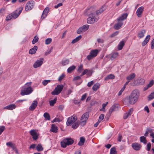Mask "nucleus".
I'll list each match as a JSON object with an SVG mask.
<instances>
[{"instance_id":"obj_1","label":"nucleus","mask_w":154,"mask_h":154,"mask_svg":"<svg viewBox=\"0 0 154 154\" xmlns=\"http://www.w3.org/2000/svg\"><path fill=\"white\" fill-rule=\"evenodd\" d=\"M31 82L26 83L22 87L20 93L21 95L23 96L29 95L32 92L33 89L31 86Z\"/></svg>"},{"instance_id":"obj_2","label":"nucleus","mask_w":154,"mask_h":154,"mask_svg":"<svg viewBox=\"0 0 154 154\" xmlns=\"http://www.w3.org/2000/svg\"><path fill=\"white\" fill-rule=\"evenodd\" d=\"M139 96V92L137 90H134L130 94L128 99L129 103L134 104L137 101Z\"/></svg>"},{"instance_id":"obj_3","label":"nucleus","mask_w":154,"mask_h":154,"mask_svg":"<svg viewBox=\"0 0 154 154\" xmlns=\"http://www.w3.org/2000/svg\"><path fill=\"white\" fill-rule=\"evenodd\" d=\"M74 142V141L71 138H65L61 142V146L65 148L67 146L72 144Z\"/></svg>"},{"instance_id":"obj_4","label":"nucleus","mask_w":154,"mask_h":154,"mask_svg":"<svg viewBox=\"0 0 154 154\" xmlns=\"http://www.w3.org/2000/svg\"><path fill=\"white\" fill-rule=\"evenodd\" d=\"M99 51L97 49L92 50L91 51L89 55H87L86 59L90 60L93 58L95 57L99 52Z\"/></svg>"},{"instance_id":"obj_5","label":"nucleus","mask_w":154,"mask_h":154,"mask_svg":"<svg viewBox=\"0 0 154 154\" xmlns=\"http://www.w3.org/2000/svg\"><path fill=\"white\" fill-rule=\"evenodd\" d=\"M63 87V85H57L54 90L51 92V94L53 95H58L62 91Z\"/></svg>"},{"instance_id":"obj_6","label":"nucleus","mask_w":154,"mask_h":154,"mask_svg":"<svg viewBox=\"0 0 154 154\" xmlns=\"http://www.w3.org/2000/svg\"><path fill=\"white\" fill-rule=\"evenodd\" d=\"M98 20V18L93 16L92 14H91L89 15V17L87 20V23L88 24H91L94 23L95 22L97 21Z\"/></svg>"},{"instance_id":"obj_7","label":"nucleus","mask_w":154,"mask_h":154,"mask_svg":"<svg viewBox=\"0 0 154 154\" xmlns=\"http://www.w3.org/2000/svg\"><path fill=\"white\" fill-rule=\"evenodd\" d=\"M89 113L88 112H86L84 113L82 116L80 120L81 124L82 125H84L86 124V121L88 119L89 117Z\"/></svg>"},{"instance_id":"obj_8","label":"nucleus","mask_w":154,"mask_h":154,"mask_svg":"<svg viewBox=\"0 0 154 154\" xmlns=\"http://www.w3.org/2000/svg\"><path fill=\"white\" fill-rule=\"evenodd\" d=\"M77 119L76 116H71L69 117L67 119L66 122V125L67 126H70L75 123Z\"/></svg>"},{"instance_id":"obj_9","label":"nucleus","mask_w":154,"mask_h":154,"mask_svg":"<svg viewBox=\"0 0 154 154\" xmlns=\"http://www.w3.org/2000/svg\"><path fill=\"white\" fill-rule=\"evenodd\" d=\"M23 9V7L19 8L18 9L12 13L11 14L13 18L15 19L17 17L20 13L21 12Z\"/></svg>"},{"instance_id":"obj_10","label":"nucleus","mask_w":154,"mask_h":154,"mask_svg":"<svg viewBox=\"0 0 154 154\" xmlns=\"http://www.w3.org/2000/svg\"><path fill=\"white\" fill-rule=\"evenodd\" d=\"M34 5V2L33 1L28 2L26 5L25 9L26 11H28L31 10Z\"/></svg>"},{"instance_id":"obj_11","label":"nucleus","mask_w":154,"mask_h":154,"mask_svg":"<svg viewBox=\"0 0 154 154\" xmlns=\"http://www.w3.org/2000/svg\"><path fill=\"white\" fill-rule=\"evenodd\" d=\"M43 59L42 58L37 60L33 64V67L35 68H36L40 66L43 63Z\"/></svg>"},{"instance_id":"obj_12","label":"nucleus","mask_w":154,"mask_h":154,"mask_svg":"<svg viewBox=\"0 0 154 154\" xmlns=\"http://www.w3.org/2000/svg\"><path fill=\"white\" fill-rule=\"evenodd\" d=\"M132 148L136 151L139 150L142 147L141 145L137 143H134L131 145Z\"/></svg>"},{"instance_id":"obj_13","label":"nucleus","mask_w":154,"mask_h":154,"mask_svg":"<svg viewBox=\"0 0 154 154\" xmlns=\"http://www.w3.org/2000/svg\"><path fill=\"white\" fill-rule=\"evenodd\" d=\"M107 7L105 5L102 6L100 8L97 10L96 12V14L97 15H100L105 11L107 8Z\"/></svg>"},{"instance_id":"obj_14","label":"nucleus","mask_w":154,"mask_h":154,"mask_svg":"<svg viewBox=\"0 0 154 154\" xmlns=\"http://www.w3.org/2000/svg\"><path fill=\"white\" fill-rule=\"evenodd\" d=\"M144 9V7L143 6H141L138 8L137 9L136 12V14L137 16L138 17H141Z\"/></svg>"},{"instance_id":"obj_15","label":"nucleus","mask_w":154,"mask_h":154,"mask_svg":"<svg viewBox=\"0 0 154 154\" xmlns=\"http://www.w3.org/2000/svg\"><path fill=\"white\" fill-rule=\"evenodd\" d=\"M29 133L32 136V137L33 140H36L38 139V135L35 130H31L30 131Z\"/></svg>"},{"instance_id":"obj_16","label":"nucleus","mask_w":154,"mask_h":154,"mask_svg":"<svg viewBox=\"0 0 154 154\" xmlns=\"http://www.w3.org/2000/svg\"><path fill=\"white\" fill-rule=\"evenodd\" d=\"M133 110L132 108L129 109L127 112L125 113L123 116V118L124 119H126L128 117L130 116L132 113Z\"/></svg>"},{"instance_id":"obj_17","label":"nucleus","mask_w":154,"mask_h":154,"mask_svg":"<svg viewBox=\"0 0 154 154\" xmlns=\"http://www.w3.org/2000/svg\"><path fill=\"white\" fill-rule=\"evenodd\" d=\"M38 102L36 100H34L29 108L30 111H33L37 106Z\"/></svg>"},{"instance_id":"obj_18","label":"nucleus","mask_w":154,"mask_h":154,"mask_svg":"<svg viewBox=\"0 0 154 154\" xmlns=\"http://www.w3.org/2000/svg\"><path fill=\"white\" fill-rule=\"evenodd\" d=\"M49 11V8H48L46 7L41 17L42 18L44 19L46 17Z\"/></svg>"},{"instance_id":"obj_19","label":"nucleus","mask_w":154,"mask_h":154,"mask_svg":"<svg viewBox=\"0 0 154 154\" xmlns=\"http://www.w3.org/2000/svg\"><path fill=\"white\" fill-rule=\"evenodd\" d=\"M128 16L127 13H125L122 14L120 17L118 18L117 20L118 21H121L126 19Z\"/></svg>"},{"instance_id":"obj_20","label":"nucleus","mask_w":154,"mask_h":154,"mask_svg":"<svg viewBox=\"0 0 154 154\" xmlns=\"http://www.w3.org/2000/svg\"><path fill=\"white\" fill-rule=\"evenodd\" d=\"M119 22L116 24L114 26V28L116 30H118L120 29L121 27L123 25V23L121 21H118Z\"/></svg>"},{"instance_id":"obj_21","label":"nucleus","mask_w":154,"mask_h":154,"mask_svg":"<svg viewBox=\"0 0 154 154\" xmlns=\"http://www.w3.org/2000/svg\"><path fill=\"white\" fill-rule=\"evenodd\" d=\"M16 107V106L14 104H12L5 107L4 108V109H7L8 110H12L13 109H15Z\"/></svg>"},{"instance_id":"obj_22","label":"nucleus","mask_w":154,"mask_h":154,"mask_svg":"<svg viewBox=\"0 0 154 154\" xmlns=\"http://www.w3.org/2000/svg\"><path fill=\"white\" fill-rule=\"evenodd\" d=\"M37 49V46H35L33 48L29 50V53L32 54H34L36 53Z\"/></svg>"},{"instance_id":"obj_23","label":"nucleus","mask_w":154,"mask_h":154,"mask_svg":"<svg viewBox=\"0 0 154 154\" xmlns=\"http://www.w3.org/2000/svg\"><path fill=\"white\" fill-rule=\"evenodd\" d=\"M146 32V31L145 30L143 29L139 32L137 34V36L140 38L143 37L144 36V34Z\"/></svg>"},{"instance_id":"obj_24","label":"nucleus","mask_w":154,"mask_h":154,"mask_svg":"<svg viewBox=\"0 0 154 154\" xmlns=\"http://www.w3.org/2000/svg\"><path fill=\"white\" fill-rule=\"evenodd\" d=\"M150 36L149 35H148L146 38L144 40L142 44L143 46L146 45L149 41V40L150 39Z\"/></svg>"},{"instance_id":"obj_25","label":"nucleus","mask_w":154,"mask_h":154,"mask_svg":"<svg viewBox=\"0 0 154 154\" xmlns=\"http://www.w3.org/2000/svg\"><path fill=\"white\" fill-rule=\"evenodd\" d=\"M125 42L123 41L120 42L118 46V50H121L122 49L123 47L124 46Z\"/></svg>"},{"instance_id":"obj_26","label":"nucleus","mask_w":154,"mask_h":154,"mask_svg":"<svg viewBox=\"0 0 154 154\" xmlns=\"http://www.w3.org/2000/svg\"><path fill=\"white\" fill-rule=\"evenodd\" d=\"M57 128L54 125H52L51 126V131L54 133H56L57 132Z\"/></svg>"},{"instance_id":"obj_27","label":"nucleus","mask_w":154,"mask_h":154,"mask_svg":"<svg viewBox=\"0 0 154 154\" xmlns=\"http://www.w3.org/2000/svg\"><path fill=\"white\" fill-rule=\"evenodd\" d=\"M135 75L134 73H133L130 74L129 76H127L126 78V79L128 81H130L133 80L135 77Z\"/></svg>"},{"instance_id":"obj_28","label":"nucleus","mask_w":154,"mask_h":154,"mask_svg":"<svg viewBox=\"0 0 154 154\" xmlns=\"http://www.w3.org/2000/svg\"><path fill=\"white\" fill-rule=\"evenodd\" d=\"M85 141V139L83 137H80V141L78 143V145L79 146H82L84 145Z\"/></svg>"},{"instance_id":"obj_29","label":"nucleus","mask_w":154,"mask_h":154,"mask_svg":"<svg viewBox=\"0 0 154 154\" xmlns=\"http://www.w3.org/2000/svg\"><path fill=\"white\" fill-rule=\"evenodd\" d=\"M81 38L82 36L81 35H79L72 40L71 42V43L74 44L76 43L79 41Z\"/></svg>"},{"instance_id":"obj_30","label":"nucleus","mask_w":154,"mask_h":154,"mask_svg":"<svg viewBox=\"0 0 154 154\" xmlns=\"http://www.w3.org/2000/svg\"><path fill=\"white\" fill-rule=\"evenodd\" d=\"M140 142L143 143L144 144H146L147 142L146 138L143 136L140 137Z\"/></svg>"},{"instance_id":"obj_31","label":"nucleus","mask_w":154,"mask_h":154,"mask_svg":"<svg viewBox=\"0 0 154 154\" xmlns=\"http://www.w3.org/2000/svg\"><path fill=\"white\" fill-rule=\"evenodd\" d=\"M115 76L114 75L112 74H110L105 78L104 80H107L109 79H113L115 78Z\"/></svg>"},{"instance_id":"obj_32","label":"nucleus","mask_w":154,"mask_h":154,"mask_svg":"<svg viewBox=\"0 0 154 154\" xmlns=\"http://www.w3.org/2000/svg\"><path fill=\"white\" fill-rule=\"evenodd\" d=\"M72 126V128L74 129H75L77 128L79 125V122H77L74 123Z\"/></svg>"},{"instance_id":"obj_33","label":"nucleus","mask_w":154,"mask_h":154,"mask_svg":"<svg viewBox=\"0 0 154 154\" xmlns=\"http://www.w3.org/2000/svg\"><path fill=\"white\" fill-rule=\"evenodd\" d=\"M44 116L45 119L47 120H49L50 119V116L48 112H45L44 114Z\"/></svg>"},{"instance_id":"obj_34","label":"nucleus","mask_w":154,"mask_h":154,"mask_svg":"<svg viewBox=\"0 0 154 154\" xmlns=\"http://www.w3.org/2000/svg\"><path fill=\"white\" fill-rule=\"evenodd\" d=\"M75 66L73 65L69 67L67 69V71L68 72L70 73L73 70L75 69Z\"/></svg>"},{"instance_id":"obj_35","label":"nucleus","mask_w":154,"mask_h":154,"mask_svg":"<svg viewBox=\"0 0 154 154\" xmlns=\"http://www.w3.org/2000/svg\"><path fill=\"white\" fill-rule=\"evenodd\" d=\"M110 154H116L117 152L116 151V148L115 147H112L110 149Z\"/></svg>"},{"instance_id":"obj_36","label":"nucleus","mask_w":154,"mask_h":154,"mask_svg":"<svg viewBox=\"0 0 154 154\" xmlns=\"http://www.w3.org/2000/svg\"><path fill=\"white\" fill-rule=\"evenodd\" d=\"M111 107L114 111H116L118 110L119 106L118 104H114Z\"/></svg>"},{"instance_id":"obj_37","label":"nucleus","mask_w":154,"mask_h":154,"mask_svg":"<svg viewBox=\"0 0 154 154\" xmlns=\"http://www.w3.org/2000/svg\"><path fill=\"white\" fill-rule=\"evenodd\" d=\"M118 54L117 52L114 53H113L110 57V59L111 60H113V59L115 58L116 57H117L118 56Z\"/></svg>"},{"instance_id":"obj_38","label":"nucleus","mask_w":154,"mask_h":154,"mask_svg":"<svg viewBox=\"0 0 154 154\" xmlns=\"http://www.w3.org/2000/svg\"><path fill=\"white\" fill-rule=\"evenodd\" d=\"M69 62V59L63 60L62 61V64L63 66H65L68 64Z\"/></svg>"},{"instance_id":"obj_39","label":"nucleus","mask_w":154,"mask_h":154,"mask_svg":"<svg viewBox=\"0 0 154 154\" xmlns=\"http://www.w3.org/2000/svg\"><path fill=\"white\" fill-rule=\"evenodd\" d=\"M36 149L38 151H42L43 150L42 146L40 144H38L36 147Z\"/></svg>"},{"instance_id":"obj_40","label":"nucleus","mask_w":154,"mask_h":154,"mask_svg":"<svg viewBox=\"0 0 154 154\" xmlns=\"http://www.w3.org/2000/svg\"><path fill=\"white\" fill-rule=\"evenodd\" d=\"M99 87V86L98 84H95L93 85L92 87V89L94 91H96Z\"/></svg>"},{"instance_id":"obj_41","label":"nucleus","mask_w":154,"mask_h":154,"mask_svg":"<svg viewBox=\"0 0 154 154\" xmlns=\"http://www.w3.org/2000/svg\"><path fill=\"white\" fill-rule=\"evenodd\" d=\"M38 40V37L36 36H35L32 41V44H35L36 42H37Z\"/></svg>"},{"instance_id":"obj_42","label":"nucleus","mask_w":154,"mask_h":154,"mask_svg":"<svg viewBox=\"0 0 154 154\" xmlns=\"http://www.w3.org/2000/svg\"><path fill=\"white\" fill-rule=\"evenodd\" d=\"M82 27L83 30L85 32L88 29L89 27V25L87 24L83 26Z\"/></svg>"},{"instance_id":"obj_43","label":"nucleus","mask_w":154,"mask_h":154,"mask_svg":"<svg viewBox=\"0 0 154 154\" xmlns=\"http://www.w3.org/2000/svg\"><path fill=\"white\" fill-rule=\"evenodd\" d=\"M57 101V98H55L53 100H51L49 101L50 105L51 106H53L54 104L56 103Z\"/></svg>"},{"instance_id":"obj_44","label":"nucleus","mask_w":154,"mask_h":154,"mask_svg":"<svg viewBox=\"0 0 154 154\" xmlns=\"http://www.w3.org/2000/svg\"><path fill=\"white\" fill-rule=\"evenodd\" d=\"M52 42V39L51 38L46 39L45 41V43L46 45L49 44Z\"/></svg>"},{"instance_id":"obj_45","label":"nucleus","mask_w":154,"mask_h":154,"mask_svg":"<svg viewBox=\"0 0 154 154\" xmlns=\"http://www.w3.org/2000/svg\"><path fill=\"white\" fill-rule=\"evenodd\" d=\"M84 32L82 27H80L77 31V33L78 34H81L82 32Z\"/></svg>"},{"instance_id":"obj_46","label":"nucleus","mask_w":154,"mask_h":154,"mask_svg":"<svg viewBox=\"0 0 154 154\" xmlns=\"http://www.w3.org/2000/svg\"><path fill=\"white\" fill-rule=\"evenodd\" d=\"M51 82V80H45L43 81L42 84L44 85H46L49 82Z\"/></svg>"},{"instance_id":"obj_47","label":"nucleus","mask_w":154,"mask_h":154,"mask_svg":"<svg viewBox=\"0 0 154 154\" xmlns=\"http://www.w3.org/2000/svg\"><path fill=\"white\" fill-rule=\"evenodd\" d=\"M83 70V66L82 65H81L80 66H79L77 71L78 72L81 73Z\"/></svg>"},{"instance_id":"obj_48","label":"nucleus","mask_w":154,"mask_h":154,"mask_svg":"<svg viewBox=\"0 0 154 154\" xmlns=\"http://www.w3.org/2000/svg\"><path fill=\"white\" fill-rule=\"evenodd\" d=\"M154 98V92L152 93L148 97L149 100H150Z\"/></svg>"},{"instance_id":"obj_49","label":"nucleus","mask_w":154,"mask_h":154,"mask_svg":"<svg viewBox=\"0 0 154 154\" xmlns=\"http://www.w3.org/2000/svg\"><path fill=\"white\" fill-rule=\"evenodd\" d=\"M104 115L103 114H102L100 115L98 121L100 122H101L104 119Z\"/></svg>"},{"instance_id":"obj_50","label":"nucleus","mask_w":154,"mask_h":154,"mask_svg":"<svg viewBox=\"0 0 154 154\" xmlns=\"http://www.w3.org/2000/svg\"><path fill=\"white\" fill-rule=\"evenodd\" d=\"M153 84L154 81L152 80L149 82V84H148L147 86H148V87L149 88L152 86L153 85Z\"/></svg>"},{"instance_id":"obj_51","label":"nucleus","mask_w":154,"mask_h":154,"mask_svg":"<svg viewBox=\"0 0 154 154\" xmlns=\"http://www.w3.org/2000/svg\"><path fill=\"white\" fill-rule=\"evenodd\" d=\"M147 148H146V150L149 151L151 147V143H148L147 144Z\"/></svg>"},{"instance_id":"obj_52","label":"nucleus","mask_w":154,"mask_h":154,"mask_svg":"<svg viewBox=\"0 0 154 154\" xmlns=\"http://www.w3.org/2000/svg\"><path fill=\"white\" fill-rule=\"evenodd\" d=\"M125 88V86H123L122 88L121 89V90L119 91L118 95V96H120L122 94V92L124 90Z\"/></svg>"},{"instance_id":"obj_53","label":"nucleus","mask_w":154,"mask_h":154,"mask_svg":"<svg viewBox=\"0 0 154 154\" xmlns=\"http://www.w3.org/2000/svg\"><path fill=\"white\" fill-rule=\"evenodd\" d=\"M13 18L12 15L11 14L8 15L7 16L6 18V20H9L11 19V18Z\"/></svg>"},{"instance_id":"obj_54","label":"nucleus","mask_w":154,"mask_h":154,"mask_svg":"<svg viewBox=\"0 0 154 154\" xmlns=\"http://www.w3.org/2000/svg\"><path fill=\"white\" fill-rule=\"evenodd\" d=\"M5 128L4 126H2L0 127V135L4 131Z\"/></svg>"},{"instance_id":"obj_55","label":"nucleus","mask_w":154,"mask_h":154,"mask_svg":"<svg viewBox=\"0 0 154 154\" xmlns=\"http://www.w3.org/2000/svg\"><path fill=\"white\" fill-rule=\"evenodd\" d=\"M87 96V94L86 93H85L82 96L81 100L82 101H83V100H84L86 98V97Z\"/></svg>"},{"instance_id":"obj_56","label":"nucleus","mask_w":154,"mask_h":154,"mask_svg":"<svg viewBox=\"0 0 154 154\" xmlns=\"http://www.w3.org/2000/svg\"><path fill=\"white\" fill-rule=\"evenodd\" d=\"M119 33V32L118 31L115 32L114 33H113L110 36L111 37H113L115 36L116 35L118 34Z\"/></svg>"},{"instance_id":"obj_57","label":"nucleus","mask_w":154,"mask_h":154,"mask_svg":"<svg viewBox=\"0 0 154 154\" xmlns=\"http://www.w3.org/2000/svg\"><path fill=\"white\" fill-rule=\"evenodd\" d=\"M65 75L64 74H62L61 75H60L58 79V80L59 81H61L64 77Z\"/></svg>"},{"instance_id":"obj_58","label":"nucleus","mask_w":154,"mask_h":154,"mask_svg":"<svg viewBox=\"0 0 154 154\" xmlns=\"http://www.w3.org/2000/svg\"><path fill=\"white\" fill-rule=\"evenodd\" d=\"M52 48H51L49 50L47 51L45 53V55L47 56L50 54L52 51Z\"/></svg>"},{"instance_id":"obj_59","label":"nucleus","mask_w":154,"mask_h":154,"mask_svg":"<svg viewBox=\"0 0 154 154\" xmlns=\"http://www.w3.org/2000/svg\"><path fill=\"white\" fill-rule=\"evenodd\" d=\"M63 5V4L62 3H60L59 4H58L57 5H55L54 7V8H57Z\"/></svg>"},{"instance_id":"obj_60","label":"nucleus","mask_w":154,"mask_h":154,"mask_svg":"<svg viewBox=\"0 0 154 154\" xmlns=\"http://www.w3.org/2000/svg\"><path fill=\"white\" fill-rule=\"evenodd\" d=\"M122 135L120 134H119V136H118V140L119 142H121L122 140Z\"/></svg>"},{"instance_id":"obj_61","label":"nucleus","mask_w":154,"mask_h":154,"mask_svg":"<svg viewBox=\"0 0 154 154\" xmlns=\"http://www.w3.org/2000/svg\"><path fill=\"white\" fill-rule=\"evenodd\" d=\"M144 110L148 113L149 112V110L148 106H146L144 108Z\"/></svg>"},{"instance_id":"obj_62","label":"nucleus","mask_w":154,"mask_h":154,"mask_svg":"<svg viewBox=\"0 0 154 154\" xmlns=\"http://www.w3.org/2000/svg\"><path fill=\"white\" fill-rule=\"evenodd\" d=\"M97 42L99 43H103V42L104 41L103 39L100 38H98L97 40Z\"/></svg>"},{"instance_id":"obj_63","label":"nucleus","mask_w":154,"mask_h":154,"mask_svg":"<svg viewBox=\"0 0 154 154\" xmlns=\"http://www.w3.org/2000/svg\"><path fill=\"white\" fill-rule=\"evenodd\" d=\"M13 143L11 142H8L6 143V145L9 147H11Z\"/></svg>"},{"instance_id":"obj_64","label":"nucleus","mask_w":154,"mask_h":154,"mask_svg":"<svg viewBox=\"0 0 154 154\" xmlns=\"http://www.w3.org/2000/svg\"><path fill=\"white\" fill-rule=\"evenodd\" d=\"M154 48V38L152 40L151 42V48L152 49H153Z\"/></svg>"}]
</instances>
